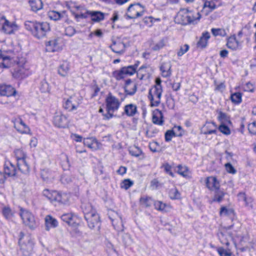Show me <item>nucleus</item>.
Segmentation results:
<instances>
[{
	"label": "nucleus",
	"mask_w": 256,
	"mask_h": 256,
	"mask_svg": "<svg viewBox=\"0 0 256 256\" xmlns=\"http://www.w3.org/2000/svg\"><path fill=\"white\" fill-rule=\"evenodd\" d=\"M25 28L38 39L42 38L50 31V26L48 22L38 21H26Z\"/></svg>",
	"instance_id": "nucleus-1"
},
{
	"label": "nucleus",
	"mask_w": 256,
	"mask_h": 256,
	"mask_svg": "<svg viewBox=\"0 0 256 256\" xmlns=\"http://www.w3.org/2000/svg\"><path fill=\"white\" fill-rule=\"evenodd\" d=\"M196 16H194L192 12L186 8H182L177 14L176 19L178 23L182 25L194 24L201 18L200 12L196 13Z\"/></svg>",
	"instance_id": "nucleus-2"
},
{
	"label": "nucleus",
	"mask_w": 256,
	"mask_h": 256,
	"mask_svg": "<svg viewBox=\"0 0 256 256\" xmlns=\"http://www.w3.org/2000/svg\"><path fill=\"white\" fill-rule=\"evenodd\" d=\"M42 194L44 196L55 206L66 204L68 200L67 194L61 192L45 189Z\"/></svg>",
	"instance_id": "nucleus-3"
},
{
	"label": "nucleus",
	"mask_w": 256,
	"mask_h": 256,
	"mask_svg": "<svg viewBox=\"0 0 256 256\" xmlns=\"http://www.w3.org/2000/svg\"><path fill=\"white\" fill-rule=\"evenodd\" d=\"M20 215L25 226L30 229H34L38 226V222L32 212L20 208Z\"/></svg>",
	"instance_id": "nucleus-4"
},
{
	"label": "nucleus",
	"mask_w": 256,
	"mask_h": 256,
	"mask_svg": "<svg viewBox=\"0 0 256 256\" xmlns=\"http://www.w3.org/2000/svg\"><path fill=\"white\" fill-rule=\"evenodd\" d=\"M18 68H15L14 74L16 76L24 78L28 76L30 72L29 67L24 58H21L17 61Z\"/></svg>",
	"instance_id": "nucleus-5"
},
{
	"label": "nucleus",
	"mask_w": 256,
	"mask_h": 256,
	"mask_svg": "<svg viewBox=\"0 0 256 256\" xmlns=\"http://www.w3.org/2000/svg\"><path fill=\"white\" fill-rule=\"evenodd\" d=\"M162 88L152 87L149 90L148 98L151 106H158L160 103Z\"/></svg>",
	"instance_id": "nucleus-6"
},
{
	"label": "nucleus",
	"mask_w": 256,
	"mask_h": 256,
	"mask_svg": "<svg viewBox=\"0 0 256 256\" xmlns=\"http://www.w3.org/2000/svg\"><path fill=\"white\" fill-rule=\"evenodd\" d=\"M136 70L132 65L124 66L120 70L114 71L112 72L113 76L117 80L124 78L126 76L134 74Z\"/></svg>",
	"instance_id": "nucleus-7"
},
{
	"label": "nucleus",
	"mask_w": 256,
	"mask_h": 256,
	"mask_svg": "<svg viewBox=\"0 0 256 256\" xmlns=\"http://www.w3.org/2000/svg\"><path fill=\"white\" fill-rule=\"evenodd\" d=\"M106 110L108 112H114L117 110L120 105V102L118 98L109 93L106 99Z\"/></svg>",
	"instance_id": "nucleus-8"
},
{
	"label": "nucleus",
	"mask_w": 256,
	"mask_h": 256,
	"mask_svg": "<svg viewBox=\"0 0 256 256\" xmlns=\"http://www.w3.org/2000/svg\"><path fill=\"white\" fill-rule=\"evenodd\" d=\"M79 105L80 102L74 96H70L67 99H64L63 107L69 112L76 110Z\"/></svg>",
	"instance_id": "nucleus-9"
},
{
	"label": "nucleus",
	"mask_w": 256,
	"mask_h": 256,
	"mask_svg": "<svg viewBox=\"0 0 256 256\" xmlns=\"http://www.w3.org/2000/svg\"><path fill=\"white\" fill-rule=\"evenodd\" d=\"M143 6L139 3L131 4L128 8V12L130 13V14H126V16L129 19H134L141 16L144 14V12H138L139 8Z\"/></svg>",
	"instance_id": "nucleus-10"
},
{
	"label": "nucleus",
	"mask_w": 256,
	"mask_h": 256,
	"mask_svg": "<svg viewBox=\"0 0 256 256\" xmlns=\"http://www.w3.org/2000/svg\"><path fill=\"white\" fill-rule=\"evenodd\" d=\"M108 216L114 228L118 231L123 230V224L121 218L114 211L110 210L108 212Z\"/></svg>",
	"instance_id": "nucleus-11"
},
{
	"label": "nucleus",
	"mask_w": 256,
	"mask_h": 256,
	"mask_svg": "<svg viewBox=\"0 0 256 256\" xmlns=\"http://www.w3.org/2000/svg\"><path fill=\"white\" fill-rule=\"evenodd\" d=\"M86 220L88 226L90 229H93L94 228H100V219L98 214H97L96 212H94L92 214L91 216H90L88 219L87 218H84Z\"/></svg>",
	"instance_id": "nucleus-12"
},
{
	"label": "nucleus",
	"mask_w": 256,
	"mask_h": 256,
	"mask_svg": "<svg viewBox=\"0 0 256 256\" xmlns=\"http://www.w3.org/2000/svg\"><path fill=\"white\" fill-rule=\"evenodd\" d=\"M4 22L2 25V30L7 34H13L18 30V26L14 22H10L4 18Z\"/></svg>",
	"instance_id": "nucleus-13"
},
{
	"label": "nucleus",
	"mask_w": 256,
	"mask_h": 256,
	"mask_svg": "<svg viewBox=\"0 0 256 256\" xmlns=\"http://www.w3.org/2000/svg\"><path fill=\"white\" fill-rule=\"evenodd\" d=\"M162 76L164 78L170 77L172 75V64L170 62H162L160 66Z\"/></svg>",
	"instance_id": "nucleus-14"
},
{
	"label": "nucleus",
	"mask_w": 256,
	"mask_h": 256,
	"mask_svg": "<svg viewBox=\"0 0 256 256\" xmlns=\"http://www.w3.org/2000/svg\"><path fill=\"white\" fill-rule=\"evenodd\" d=\"M67 118L64 114H56L54 118V124L58 128H64L68 126Z\"/></svg>",
	"instance_id": "nucleus-15"
},
{
	"label": "nucleus",
	"mask_w": 256,
	"mask_h": 256,
	"mask_svg": "<svg viewBox=\"0 0 256 256\" xmlns=\"http://www.w3.org/2000/svg\"><path fill=\"white\" fill-rule=\"evenodd\" d=\"M16 91L10 85H0V96H14Z\"/></svg>",
	"instance_id": "nucleus-16"
},
{
	"label": "nucleus",
	"mask_w": 256,
	"mask_h": 256,
	"mask_svg": "<svg viewBox=\"0 0 256 256\" xmlns=\"http://www.w3.org/2000/svg\"><path fill=\"white\" fill-rule=\"evenodd\" d=\"M137 84L133 82L130 79H128L126 81L124 90L126 94L130 96L134 95L136 92Z\"/></svg>",
	"instance_id": "nucleus-17"
},
{
	"label": "nucleus",
	"mask_w": 256,
	"mask_h": 256,
	"mask_svg": "<svg viewBox=\"0 0 256 256\" xmlns=\"http://www.w3.org/2000/svg\"><path fill=\"white\" fill-rule=\"evenodd\" d=\"M152 121L154 124L162 126L164 124V118L161 110L156 109L153 112Z\"/></svg>",
	"instance_id": "nucleus-18"
},
{
	"label": "nucleus",
	"mask_w": 256,
	"mask_h": 256,
	"mask_svg": "<svg viewBox=\"0 0 256 256\" xmlns=\"http://www.w3.org/2000/svg\"><path fill=\"white\" fill-rule=\"evenodd\" d=\"M57 39H53L46 42V50L48 52L59 51L61 48L58 44Z\"/></svg>",
	"instance_id": "nucleus-19"
},
{
	"label": "nucleus",
	"mask_w": 256,
	"mask_h": 256,
	"mask_svg": "<svg viewBox=\"0 0 256 256\" xmlns=\"http://www.w3.org/2000/svg\"><path fill=\"white\" fill-rule=\"evenodd\" d=\"M16 168L14 164L10 161H6L4 164V174L8 176H15L16 173Z\"/></svg>",
	"instance_id": "nucleus-20"
},
{
	"label": "nucleus",
	"mask_w": 256,
	"mask_h": 256,
	"mask_svg": "<svg viewBox=\"0 0 256 256\" xmlns=\"http://www.w3.org/2000/svg\"><path fill=\"white\" fill-rule=\"evenodd\" d=\"M20 245V251L22 254L24 256H29L33 250L34 244L32 242L28 240L26 244L22 242Z\"/></svg>",
	"instance_id": "nucleus-21"
},
{
	"label": "nucleus",
	"mask_w": 256,
	"mask_h": 256,
	"mask_svg": "<svg viewBox=\"0 0 256 256\" xmlns=\"http://www.w3.org/2000/svg\"><path fill=\"white\" fill-rule=\"evenodd\" d=\"M220 242L226 246H230V242L232 240V235L228 232H220L218 235Z\"/></svg>",
	"instance_id": "nucleus-22"
},
{
	"label": "nucleus",
	"mask_w": 256,
	"mask_h": 256,
	"mask_svg": "<svg viewBox=\"0 0 256 256\" xmlns=\"http://www.w3.org/2000/svg\"><path fill=\"white\" fill-rule=\"evenodd\" d=\"M70 71V64L68 62H62L58 68V74L62 77L68 76Z\"/></svg>",
	"instance_id": "nucleus-23"
},
{
	"label": "nucleus",
	"mask_w": 256,
	"mask_h": 256,
	"mask_svg": "<svg viewBox=\"0 0 256 256\" xmlns=\"http://www.w3.org/2000/svg\"><path fill=\"white\" fill-rule=\"evenodd\" d=\"M216 125L214 122H206L202 130V134L205 135L216 134Z\"/></svg>",
	"instance_id": "nucleus-24"
},
{
	"label": "nucleus",
	"mask_w": 256,
	"mask_h": 256,
	"mask_svg": "<svg viewBox=\"0 0 256 256\" xmlns=\"http://www.w3.org/2000/svg\"><path fill=\"white\" fill-rule=\"evenodd\" d=\"M206 186L210 190H219L220 184L216 178L214 176L208 177L206 179Z\"/></svg>",
	"instance_id": "nucleus-25"
},
{
	"label": "nucleus",
	"mask_w": 256,
	"mask_h": 256,
	"mask_svg": "<svg viewBox=\"0 0 256 256\" xmlns=\"http://www.w3.org/2000/svg\"><path fill=\"white\" fill-rule=\"evenodd\" d=\"M87 14L91 17V20L94 22H100L104 18V13L100 11L87 10Z\"/></svg>",
	"instance_id": "nucleus-26"
},
{
	"label": "nucleus",
	"mask_w": 256,
	"mask_h": 256,
	"mask_svg": "<svg viewBox=\"0 0 256 256\" xmlns=\"http://www.w3.org/2000/svg\"><path fill=\"white\" fill-rule=\"evenodd\" d=\"M82 209L84 214V218H88L91 216L92 214L96 211L93 208L92 204L89 203H82L81 206Z\"/></svg>",
	"instance_id": "nucleus-27"
},
{
	"label": "nucleus",
	"mask_w": 256,
	"mask_h": 256,
	"mask_svg": "<svg viewBox=\"0 0 256 256\" xmlns=\"http://www.w3.org/2000/svg\"><path fill=\"white\" fill-rule=\"evenodd\" d=\"M110 48L114 52L121 54L124 52L125 44L120 42H113L112 44L110 46Z\"/></svg>",
	"instance_id": "nucleus-28"
},
{
	"label": "nucleus",
	"mask_w": 256,
	"mask_h": 256,
	"mask_svg": "<svg viewBox=\"0 0 256 256\" xmlns=\"http://www.w3.org/2000/svg\"><path fill=\"white\" fill-rule=\"evenodd\" d=\"M18 169L22 173L27 174L30 171V166L26 160V158L20 159L17 161Z\"/></svg>",
	"instance_id": "nucleus-29"
},
{
	"label": "nucleus",
	"mask_w": 256,
	"mask_h": 256,
	"mask_svg": "<svg viewBox=\"0 0 256 256\" xmlns=\"http://www.w3.org/2000/svg\"><path fill=\"white\" fill-rule=\"evenodd\" d=\"M46 230L48 231L52 228H56L58 225L56 219L50 215H48L45 218Z\"/></svg>",
	"instance_id": "nucleus-30"
},
{
	"label": "nucleus",
	"mask_w": 256,
	"mask_h": 256,
	"mask_svg": "<svg viewBox=\"0 0 256 256\" xmlns=\"http://www.w3.org/2000/svg\"><path fill=\"white\" fill-rule=\"evenodd\" d=\"M62 220L70 226H74L76 223V216L71 213L64 214L61 216Z\"/></svg>",
	"instance_id": "nucleus-31"
},
{
	"label": "nucleus",
	"mask_w": 256,
	"mask_h": 256,
	"mask_svg": "<svg viewBox=\"0 0 256 256\" xmlns=\"http://www.w3.org/2000/svg\"><path fill=\"white\" fill-rule=\"evenodd\" d=\"M154 204L156 209L162 212H168L171 208L170 206L163 202L162 201H154Z\"/></svg>",
	"instance_id": "nucleus-32"
},
{
	"label": "nucleus",
	"mask_w": 256,
	"mask_h": 256,
	"mask_svg": "<svg viewBox=\"0 0 256 256\" xmlns=\"http://www.w3.org/2000/svg\"><path fill=\"white\" fill-rule=\"evenodd\" d=\"M29 4L32 11L36 12L43 8V4L42 0H29Z\"/></svg>",
	"instance_id": "nucleus-33"
},
{
	"label": "nucleus",
	"mask_w": 256,
	"mask_h": 256,
	"mask_svg": "<svg viewBox=\"0 0 256 256\" xmlns=\"http://www.w3.org/2000/svg\"><path fill=\"white\" fill-rule=\"evenodd\" d=\"M137 112V107L135 104H129L124 106V112L129 116L135 115Z\"/></svg>",
	"instance_id": "nucleus-34"
},
{
	"label": "nucleus",
	"mask_w": 256,
	"mask_h": 256,
	"mask_svg": "<svg viewBox=\"0 0 256 256\" xmlns=\"http://www.w3.org/2000/svg\"><path fill=\"white\" fill-rule=\"evenodd\" d=\"M226 46L229 48L236 50L239 46V42L235 36H230L228 39Z\"/></svg>",
	"instance_id": "nucleus-35"
},
{
	"label": "nucleus",
	"mask_w": 256,
	"mask_h": 256,
	"mask_svg": "<svg viewBox=\"0 0 256 256\" xmlns=\"http://www.w3.org/2000/svg\"><path fill=\"white\" fill-rule=\"evenodd\" d=\"M150 67L146 65H143L140 68L137 72V76L140 80H142L149 77L148 74L146 72V69Z\"/></svg>",
	"instance_id": "nucleus-36"
},
{
	"label": "nucleus",
	"mask_w": 256,
	"mask_h": 256,
	"mask_svg": "<svg viewBox=\"0 0 256 256\" xmlns=\"http://www.w3.org/2000/svg\"><path fill=\"white\" fill-rule=\"evenodd\" d=\"M210 38V33L208 32H204L198 42V46L202 48H205L208 44V40Z\"/></svg>",
	"instance_id": "nucleus-37"
},
{
	"label": "nucleus",
	"mask_w": 256,
	"mask_h": 256,
	"mask_svg": "<svg viewBox=\"0 0 256 256\" xmlns=\"http://www.w3.org/2000/svg\"><path fill=\"white\" fill-rule=\"evenodd\" d=\"M153 203H154V200L150 197L143 196L140 198V204L144 207H150Z\"/></svg>",
	"instance_id": "nucleus-38"
},
{
	"label": "nucleus",
	"mask_w": 256,
	"mask_h": 256,
	"mask_svg": "<svg viewBox=\"0 0 256 256\" xmlns=\"http://www.w3.org/2000/svg\"><path fill=\"white\" fill-rule=\"evenodd\" d=\"M216 251L220 256H232V248L230 246H226V249L222 246L216 248Z\"/></svg>",
	"instance_id": "nucleus-39"
},
{
	"label": "nucleus",
	"mask_w": 256,
	"mask_h": 256,
	"mask_svg": "<svg viewBox=\"0 0 256 256\" xmlns=\"http://www.w3.org/2000/svg\"><path fill=\"white\" fill-rule=\"evenodd\" d=\"M10 58L9 56H4L0 54V67L7 68L10 66Z\"/></svg>",
	"instance_id": "nucleus-40"
},
{
	"label": "nucleus",
	"mask_w": 256,
	"mask_h": 256,
	"mask_svg": "<svg viewBox=\"0 0 256 256\" xmlns=\"http://www.w3.org/2000/svg\"><path fill=\"white\" fill-rule=\"evenodd\" d=\"M224 195L225 193L223 191L220 190V189L216 190L215 191L214 198L212 200V202H221L222 200Z\"/></svg>",
	"instance_id": "nucleus-41"
},
{
	"label": "nucleus",
	"mask_w": 256,
	"mask_h": 256,
	"mask_svg": "<svg viewBox=\"0 0 256 256\" xmlns=\"http://www.w3.org/2000/svg\"><path fill=\"white\" fill-rule=\"evenodd\" d=\"M218 120L222 124H231V122L230 119V117L225 113L220 112L218 113Z\"/></svg>",
	"instance_id": "nucleus-42"
},
{
	"label": "nucleus",
	"mask_w": 256,
	"mask_h": 256,
	"mask_svg": "<svg viewBox=\"0 0 256 256\" xmlns=\"http://www.w3.org/2000/svg\"><path fill=\"white\" fill-rule=\"evenodd\" d=\"M48 16L50 20L56 21L60 20L63 16L58 12L50 10L48 12Z\"/></svg>",
	"instance_id": "nucleus-43"
},
{
	"label": "nucleus",
	"mask_w": 256,
	"mask_h": 256,
	"mask_svg": "<svg viewBox=\"0 0 256 256\" xmlns=\"http://www.w3.org/2000/svg\"><path fill=\"white\" fill-rule=\"evenodd\" d=\"M168 196L172 200H176L180 198V194L176 188L170 189L168 192Z\"/></svg>",
	"instance_id": "nucleus-44"
},
{
	"label": "nucleus",
	"mask_w": 256,
	"mask_h": 256,
	"mask_svg": "<svg viewBox=\"0 0 256 256\" xmlns=\"http://www.w3.org/2000/svg\"><path fill=\"white\" fill-rule=\"evenodd\" d=\"M178 171L177 172L182 176L184 178H186L188 176V168L186 166H182L181 164H179L177 166Z\"/></svg>",
	"instance_id": "nucleus-45"
},
{
	"label": "nucleus",
	"mask_w": 256,
	"mask_h": 256,
	"mask_svg": "<svg viewBox=\"0 0 256 256\" xmlns=\"http://www.w3.org/2000/svg\"><path fill=\"white\" fill-rule=\"evenodd\" d=\"M40 89L42 92H48L50 90L49 84L44 78L40 82Z\"/></svg>",
	"instance_id": "nucleus-46"
},
{
	"label": "nucleus",
	"mask_w": 256,
	"mask_h": 256,
	"mask_svg": "<svg viewBox=\"0 0 256 256\" xmlns=\"http://www.w3.org/2000/svg\"><path fill=\"white\" fill-rule=\"evenodd\" d=\"M242 94L240 92H235L231 94L230 100L232 102L238 104L242 102Z\"/></svg>",
	"instance_id": "nucleus-47"
},
{
	"label": "nucleus",
	"mask_w": 256,
	"mask_h": 256,
	"mask_svg": "<svg viewBox=\"0 0 256 256\" xmlns=\"http://www.w3.org/2000/svg\"><path fill=\"white\" fill-rule=\"evenodd\" d=\"M211 32H212V34L214 36H224L226 35V32L225 30H224L223 28H212L211 30Z\"/></svg>",
	"instance_id": "nucleus-48"
},
{
	"label": "nucleus",
	"mask_w": 256,
	"mask_h": 256,
	"mask_svg": "<svg viewBox=\"0 0 256 256\" xmlns=\"http://www.w3.org/2000/svg\"><path fill=\"white\" fill-rule=\"evenodd\" d=\"M96 142V140L94 138H84V144L89 148H93V145Z\"/></svg>",
	"instance_id": "nucleus-49"
},
{
	"label": "nucleus",
	"mask_w": 256,
	"mask_h": 256,
	"mask_svg": "<svg viewBox=\"0 0 256 256\" xmlns=\"http://www.w3.org/2000/svg\"><path fill=\"white\" fill-rule=\"evenodd\" d=\"M220 124L218 127V130L225 135H229L230 134V130L226 124Z\"/></svg>",
	"instance_id": "nucleus-50"
},
{
	"label": "nucleus",
	"mask_w": 256,
	"mask_h": 256,
	"mask_svg": "<svg viewBox=\"0 0 256 256\" xmlns=\"http://www.w3.org/2000/svg\"><path fill=\"white\" fill-rule=\"evenodd\" d=\"M134 184L132 180L130 179L124 180L120 184V188L125 190L128 189Z\"/></svg>",
	"instance_id": "nucleus-51"
},
{
	"label": "nucleus",
	"mask_w": 256,
	"mask_h": 256,
	"mask_svg": "<svg viewBox=\"0 0 256 256\" xmlns=\"http://www.w3.org/2000/svg\"><path fill=\"white\" fill-rule=\"evenodd\" d=\"M2 214L6 219H10L13 216V213L9 207H4L2 209Z\"/></svg>",
	"instance_id": "nucleus-52"
},
{
	"label": "nucleus",
	"mask_w": 256,
	"mask_h": 256,
	"mask_svg": "<svg viewBox=\"0 0 256 256\" xmlns=\"http://www.w3.org/2000/svg\"><path fill=\"white\" fill-rule=\"evenodd\" d=\"M14 153L17 161L20 160V159L26 158V154L22 150H15Z\"/></svg>",
	"instance_id": "nucleus-53"
},
{
	"label": "nucleus",
	"mask_w": 256,
	"mask_h": 256,
	"mask_svg": "<svg viewBox=\"0 0 256 256\" xmlns=\"http://www.w3.org/2000/svg\"><path fill=\"white\" fill-rule=\"evenodd\" d=\"M226 171L230 174H234L236 173V169L230 162H227L224 164Z\"/></svg>",
	"instance_id": "nucleus-54"
},
{
	"label": "nucleus",
	"mask_w": 256,
	"mask_h": 256,
	"mask_svg": "<svg viewBox=\"0 0 256 256\" xmlns=\"http://www.w3.org/2000/svg\"><path fill=\"white\" fill-rule=\"evenodd\" d=\"M122 242L126 246H128L130 244L132 240L130 236L128 234H124L122 236Z\"/></svg>",
	"instance_id": "nucleus-55"
},
{
	"label": "nucleus",
	"mask_w": 256,
	"mask_h": 256,
	"mask_svg": "<svg viewBox=\"0 0 256 256\" xmlns=\"http://www.w3.org/2000/svg\"><path fill=\"white\" fill-rule=\"evenodd\" d=\"M189 48V46L187 44H185L184 46H181L180 48L177 52L178 56H182L188 50Z\"/></svg>",
	"instance_id": "nucleus-56"
},
{
	"label": "nucleus",
	"mask_w": 256,
	"mask_h": 256,
	"mask_svg": "<svg viewBox=\"0 0 256 256\" xmlns=\"http://www.w3.org/2000/svg\"><path fill=\"white\" fill-rule=\"evenodd\" d=\"M176 136V132L173 130H168L165 133V140L170 142L173 136Z\"/></svg>",
	"instance_id": "nucleus-57"
},
{
	"label": "nucleus",
	"mask_w": 256,
	"mask_h": 256,
	"mask_svg": "<svg viewBox=\"0 0 256 256\" xmlns=\"http://www.w3.org/2000/svg\"><path fill=\"white\" fill-rule=\"evenodd\" d=\"M165 46V42L164 40H161L156 43L152 48L154 50L156 51L164 48Z\"/></svg>",
	"instance_id": "nucleus-58"
},
{
	"label": "nucleus",
	"mask_w": 256,
	"mask_h": 256,
	"mask_svg": "<svg viewBox=\"0 0 256 256\" xmlns=\"http://www.w3.org/2000/svg\"><path fill=\"white\" fill-rule=\"evenodd\" d=\"M16 130L22 134H28L30 131V130L28 126L26 124V126L24 127L23 125L20 126H14Z\"/></svg>",
	"instance_id": "nucleus-59"
},
{
	"label": "nucleus",
	"mask_w": 256,
	"mask_h": 256,
	"mask_svg": "<svg viewBox=\"0 0 256 256\" xmlns=\"http://www.w3.org/2000/svg\"><path fill=\"white\" fill-rule=\"evenodd\" d=\"M60 181L63 184H66L72 181V178L70 176L64 174L61 176Z\"/></svg>",
	"instance_id": "nucleus-60"
},
{
	"label": "nucleus",
	"mask_w": 256,
	"mask_h": 256,
	"mask_svg": "<svg viewBox=\"0 0 256 256\" xmlns=\"http://www.w3.org/2000/svg\"><path fill=\"white\" fill-rule=\"evenodd\" d=\"M130 153L132 156L138 157L141 154L142 152L138 147H134L130 150Z\"/></svg>",
	"instance_id": "nucleus-61"
},
{
	"label": "nucleus",
	"mask_w": 256,
	"mask_h": 256,
	"mask_svg": "<svg viewBox=\"0 0 256 256\" xmlns=\"http://www.w3.org/2000/svg\"><path fill=\"white\" fill-rule=\"evenodd\" d=\"M214 84L216 86L215 90L223 92L226 88V86L224 82H221L220 84H217L216 81H214Z\"/></svg>",
	"instance_id": "nucleus-62"
},
{
	"label": "nucleus",
	"mask_w": 256,
	"mask_h": 256,
	"mask_svg": "<svg viewBox=\"0 0 256 256\" xmlns=\"http://www.w3.org/2000/svg\"><path fill=\"white\" fill-rule=\"evenodd\" d=\"M248 130L252 134H256V122H253L250 124L248 126Z\"/></svg>",
	"instance_id": "nucleus-63"
},
{
	"label": "nucleus",
	"mask_w": 256,
	"mask_h": 256,
	"mask_svg": "<svg viewBox=\"0 0 256 256\" xmlns=\"http://www.w3.org/2000/svg\"><path fill=\"white\" fill-rule=\"evenodd\" d=\"M76 33L75 29L72 26H68L65 30V34L69 36H72Z\"/></svg>",
	"instance_id": "nucleus-64"
}]
</instances>
